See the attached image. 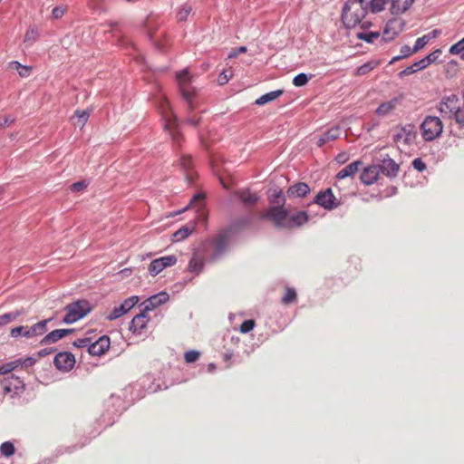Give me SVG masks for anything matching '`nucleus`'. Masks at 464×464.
<instances>
[{"mask_svg":"<svg viewBox=\"0 0 464 464\" xmlns=\"http://www.w3.org/2000/svg\"><path fill=\"white\" fill-rule=\"evenodd\" d=\"M177 80L179 87L180 93L188 104V117L185 120V122L197 127L200 121L201 117L199 115H191V111L197 107V103L195 102V98L197 95L196 89L191 85V78L187 70H183L182 72L177 74Z\"/></svg>","mask_w":464,"mask_h":464,"instance_id":"nucleus-1","label":"nucleus"},{"mask_svg":"<svg viewBox=\"0 0 464 464\" xmlns=\"http://www.w3.org/2000/svg\"><path fill=\"white\" fill-rule=\"evenodd\" d=\"M229 238L230 232L222 230L202 242V252L208 255L209 262H216L222 257L227 249Z\"/></svg>","mask_w":464,"mask_h":464,"instance_id":"nucleus-2","label":"nucleus"},{"mask_svg":"<svg viewBox=\"0 0 464 464\" xmlns=\"http://www.w3.org/2000/svg\"><path fill=\"white\" fill-rule=\"evenodd\" d=\"M368 3L365 0H348L343 9L342 19L348 28L355 27L367 14Z\"/></svg>","mask_w":464,"mask_h":464,"instance_id":"nucleus-3","label":"nucleus"},{"mask_svg":"<svg viewBox=\"0 0 464 464\" xmlns=\"http://www.w3.org/2000/svg\"><path fill=\"white\" fill-rule=\"evenodd\" d=\"M159 109L165 120V129L169 132L172 140L180 144L183 137L179 130L178 120L172 112L169 102L165 98L160 101Z\"/></svg>","mask_w":464,"mask_h":464,"instance_id":"nucleus-4","label":"nucleus"},{"mask_svg":"<svg viewBox=\"0 0 464 464\" xmlns=\"http://www.w3.org/2000/svg\"><path fill=\"white\" fill-rule=\"evenodd\" d=\"M92 310L90 303L82 299L72 302L64 307L66 312L63 322L64 324H73L87 315Z\"/></svg>","mask_w":464,"mask_h":464,"instance_id":"nucleus-5","label":"nucleus"},{"mask_svg":"<svg viewBox=\"0 0 464 464\" xmlns=\"http://www.w3.org/2000/svg\"><path fill=\"white\" fill-rule=\"evenodd\" d=\"M443 130V123L439 117L427 116L420 125L421 136L426 141H432L440 137Z\"/></svg>","mask_w":464,"mask_h":464,"instance_id":"nucleus-6","label":"nucleus"},{"mask_svg":"<svg viewBox=\"0 0 464 464\" xmlns=\"http://www.w3.org/2000/svg\"><path fill=\"white\" fill-rule=\"evenodd\" d=\"M285 199L282 198L281 201H277V204L281 203V206H275L269 208L267 210L263 212L260 216L262 219L270 220L276 227H282L286 226L288 213L283 208Z\"/></svg>","mask_w":464,"mask_h":464,"instance_id":"nucleus-7","label":"nucleus"},{"mask_svg":"<svg viewBox=\"0 0 464 464\" xmlns=\"http://www.w3.org/2000/svg\"><path fill=\"white\" fill-rule=\"evenodd\" d=\"M0 385L3 395L8 398H14V395L19 394L24 389V382L14 374L5 377Z\"/></svg>","mask_w":464,"mask_h":464,"instance_id":"nucleus-8","label":"nucleus"},{"mask_svg":"<svg viewBox=\"0 0 464 464\" xmlns=\"http://www.w3.org/2000/svg\"><path fill=\"white\" fill-rule=\"evenodd\" d=\"M405 27V22L401 18H392L390 19L381 36V42L388 43L394 40L403 30Z\"/></svg>","mask_w":464,"mask_h":464,"instance_id":"nucleus-9","label":"nucleus"},{"mask_svg":"<svg viewBox=\"0 0 464 464\" xmlns=\"http://www.w3.org/2000/svg\"><path fill=\"white\" fill-rule=\"evenodd\" d=\"M459 99L456 94L444 96L437 105V110L443 116L453 117L459 107Z\"/></svg>","mask_w":464,"mask_h":464,"instance_id":"nucleus-10","label":"nucleus"},{"mask_svg":"<svg viewBox=\"0 0 464 464\" xmlns=\"http://www.w3.org/2000/svg\"><path fill=\"white\" fill-rule=\"evenodd\" d=\"M178 259L175 255H169L161 256L160 258H156L151 261L149 266V273L152 276H156L161 271H163L167 267L173 266L176 265Z\"/></svg>","mask_w":464,"mask_h":464,"instance_id":"nucleus-11","label":"nucleus"},{"mask_svg":"<svg viewBox=\"0 0 464 464\" xmlns=\"http://www.w3.org/2000/svg\"><path fill=\"white\" fill-rule=\"evenodd\" d=\"M139 302L137 295H132L125 299L120 305L115 306L112 311L106 316L109 321H113L121 317L123 314L128 313L133 306Z\"/></svg>","mask_w":464,"mask_h":464,"instance_id":"nucleus-12","label":"nucleus"},{"mask_svg":"<svg viewBox=\"0 0 464 464\" xmlns=\"http://www.w3.org/2000/svg\"><path fill=\"white\" fill-rule=\"evenodd\" d=\"M314 202L325 209H334L340 205L331 188L319 192L315 197Z\"/></svg>","mask_w":464,"mask_h":464,"instance_id":"nucleus-13","label":"nucleus"},{"mask_svg":"<svg viewBox=\"0 0 464 464\" xmlns=\"http://www.w3.org/2000/svg\"><path fill=\"white\" fill-rule=\"evenodd\" d=\"M53 363L57 369L68 372L74 366L75 358L71 353H59L54 357Z\"/></svg>","mask_w":464,"mask_h":464,"instance_id":"nucleus-14","label":"nucleus"},{"mask_svg":"<svg viewBox=\"0 0 464 464\" xmlns=\"http://www.w3.org/2000/svg\"><path fill=\"white\" fill-rule=\"evenodd\" d=\"M148 311L143 309L139 314L135 315L130 322V330L136 334H141L146 329L150 321L147 314Z\"/></svg>","mask_w":464,"mask_h":464,"instance_id":"nucleus-15","label":"nucleus"},{"mask_svg":"<svg viewBox=\"0 0 464 464\" xmlns=\"http://www.w3.org/2000/svg\"><path fill=\"white\" fill-rule=\"evenodd\" d=\"M402 96L393 97L392 99L382 102L375 110V114L379 117H387L391 115L400 104Z\"/></svg>","mask_w":464,"mask_h":464,"instance_id":"nucleus-16","label":"nucleus"},{"mask_svg":"<svg viewBox=\"0 0 464 464\" xmlns=\"http://www.w3.org/2000/svg\"><path fill=\"white\" fill-rule=\"evenodd\" d=\"M110 343V338L103 335L89 345L88 352L91 355L101 356L109 350Z\"/></svg>","mask_w":464,"mask_h":464,"instance_id":"nucleus-17","label":"nucleus"},{"mask_svg":"<svg viewBox=\"0 0 464 464\" xmlns=\"http://www.w3.org/2000/svg\"><path fill=\"white\" fill-rule=\"evenodd\" d=\"M416 138V132L412 125L401 127L397 132L394 140L398 143L410 145Z\"/></svg>","mask_w":464,"mask_h":464,"instance_id":"nucleus-18","label":"nucleus"},{"mask_svg":"<svg viewBox=\"0 0 464 464\" xmlns=\"http://www.w3.org/2000/svg\"><path fill=\"white\" fill-rule=\"evenodd\" d=\"M204 253H199L198 250L194 251L188 265V270L195 275H199L205 266Z\"/></svg>","mask_w":464,"mask_h":464,"instance_id":"nucleus-19","label":"nucleus"},{"mask_svg":"<svg viewBox=\"0 0 464 464\" xmlns=\"http://www.w3.org/2000/svg\"><path fill=\"white\" fill-rule=\"evenodd\" d=\"M380 168L377 165H371L365 168L361 174V181L364 185H372L378 180L380 176Z\"/></svg>","mask_w":464,"mask_h":464,"instance_id":"nucleus-20","label":"nucleus"},{"mask_svg":"<svg viewBox=\"0 0 464 464\" xmlns=\"http://www.w3.org/2000/svg\"><path fill=\"white\" fill-rule=\"evenodd\" d=\"M52 319H45L43 321H39L32 326L26 325L25 338H34L40 335H43L47 330V324Z\"/></svg>","mask_w":464,"mask_h":464,"instance_id":"nucleus-21","label":"nucleus"},{"mask_svg":"<svg viewBox=\"0 0 464 464\" xmlns=\"http://www.w3.org/2000/svg\"><path fill=\"white\" fill-rule=\"evenodd\" d=\"M415 0H390V12L393 15L404 14L413 5Z\"/></svg>","mask_w":464,"mask_h":464,"instance_id":"nucleus-22","label":"nucleus"},{"mask_svg":"<svg viewBox=\"0 0 464 464\" xmlns=\"http://www.w3.org/2000/svg\"><path fill=\"white\" fill-rule=\"evenodd\" d=\"M72 329H56L46 334L40 342L42 345L56 343L58 340L72 333Z\"/></svg>","mask_w":464,"mask_h":464,"instance_id":"nucleus-23","label":"nucleus"},{"mask_svg":"<svg viewBox=\"0 0 464 464\" xmlns=\"http://www.w3.org/2000/svg\"><path fill=\"white\" fill-rule=\"evenodd\" d=\"M379 168L380 171L388 177L397 176L400 170V166L390 158L384 159Z\"/></svg>","mask_w":464,"mask_h":464,"instance_id":"nucleus-24","label":"nucleus"},{"mask_svg":"<svg viewBox=\"0 0 464 464\" xmlns=\"http://www.w3.org/2000/svg\"><path fill=\"white\" fill-rule=\"evenodd\" d=\"M169 300V295L165 292H161L158 295L150 296L142 304H144V309L148 312L154 309L155 307L164 304Z\"/></svg>","mask_w":464,"mask_h":464,"instance_id":"nucleus-25","label":"nucleus"},{"mask_svg":"<svg viewBox=\"0 0 464 464\" xmlns=\"http://www.w3.org/2000/svg\"><path fill=\"white\" fill-rule=\"evenodd\" d=\"M341 134V130L338 126L330 128L327 131L319 136L316 144L319 147L336 140Z\"/></svg>","mask_w":464,"mask_h":464,"instance_id":"nucleus-26","label":"nucleus"},{"mask_svg":"<svg viewBox=\"0 0 464 464\" xmlns=\"http://www.w3.org/2000/svg\"><path fill=\"white\" fill-rule=\"evenodd\" d=\"M362 165V162L361 160H356L349 165L345 166L343 169H342L337 174L336 179H343L348 177H353L358 170L359 168Z\"/></svg>","mask_w":464,"mask_h":464,"instance_id":"nucleus-27","label":"nucleus"},{"mask_svg":"<svg viewBox=\"0 0 464 464\" xmlns=\"http://www.w3.org/2000/svg\"><path fill=\"white\" fill-rule=\"evenodd\" d=\"M236 195L240 199V201L246 206H252L256 204L258 200L257 194L251 192L248 189L237 191Z\"/></svg>","mask_w":464,"mask_h":464,"instance_id":"nucleus-28","label":"nucleus"},{"mask_svg":"<svg viewBox=\"0 0 464 464\" xmlns=\"http://www.w3.org/2000/svg\"><path fill=\"white\" fill-rule=\"evenodd\" d=\"M310 192V188L306 183L299 182L293 186H291L287 194L293 197L303 198L305 197Z\"/></svg>","mask_w":464,"mask_h":464,"instance_id":"nucleus-29","label":"nucleus"},{"mask_svg":"<svg viewBox=\"0 0 464 464\" xmlns=\"http://www.w3.org/2000/svg\"><path fill=\"white\" fill-rule=\"evenodd\" d=\"M91 112L92 110H76L72 118L73 124L81 129L83 128L91 115Z\"/></svg>","mask_w":464,"mask_h":464,"instance_id":"nucleus-30","label":"nucleus"},{"mask_svg":"<svg viewBox=\"0 0 464 464\" xmlns=\"http://www.w3.org/2000/svg\"><path fill=\"white\" fill-rule=\"evenodd\" d=\"M282 90H276L270 92H267L262 96H260L258 99L256 100L255 104L258 106L265 105L270 102H273L279 98L283 94Z\"/></svg>","mask_w":464,"mask_h":464,"instance_id":"nucleus-31","label":"nucleus"},{"mask_svg":"<svg viewBox=\"0 0 464 464\" xmlns=\"http://www.w3.org/2000/svg\"><path fill=\"white\" fill-rule=\"evenodd\" d=\"M194 226H183L173 234V241H181L186 239L194 230Z\"/></svg>","mask_w":464,"mask_h":464,"instance_id":"nucleus-32","label":"nucleus"},{"mask_svg":"<svg viewBox=\"0 0 464 464\" xmlns=\"http://www.w3.org/2000/svg\"><path fill=\"white\" fill-rule=\"evenodd\" d=\"M23 314V310H16L0 315V326L8 324Z\"/></svg>","mask_w":464,"mask_h":464,"instance_id":"nucleus-33","label":"nucleus"},{"mask_svg":"<svg viewBox=\"0 0 464 464\" xmlns=\"http://www.w3.org/2000/svg\"><path fill=\"white\" fill-rule=\"evenodd\" d=\"M379 64H380V63L378 61L367 62L364 64H362L357 68V70L355 72V75H357V76L366 75L371 71H372L374 68H376Z\"/></svg>","mask_w":464,"mask_h":464,"instance_id":"nucleus-34","label":"nucleus"},{"mask_svg":"<svg viewBox=\"0 0 464 464\" xmlns=\"http://www.w3.org/2000/svg\"><path fill=\"white\" fill-rule=\"evenodd\" d=\"M427 68L422 61L420 60L416 63H414L413 64H411V66H408L406 67L404 70H402L401 72H400V75L401 76H406V75H411V74H413L415 73L416 72L418 71H420V70H423Z\"/></svg>","mask_w":464,"mask_h":464,"instance_id":"nucleus-35","label":"nucleus"},{"mask_svg":"<svg viewBox=\"0 0 464 464\" xmlns=\"http://www.w3.org/2000/svg\"><path fill=\"white\" fill-rule=\"evenodd\" d=\"M356 37L370 44L373 43L375 39L381 40V34L378 32L361 31L356 34Z\"/></svg>","mask_w":464,"mask_h":464,"instance_id":"nucleus-36","label":"nucleus"},{"mask_svg":"<svg viewBox=\"0 0 464 464\" xmlns=\"http://www.w3.org/2000/svg\"><path fill=\"white\" fill-rule=\"evenodd\" d=\"M390 0H371L368 4V7L372 13H380L385 9Z\"/></svg>","mask_w":464,"mask_h":464,"instance_id":"nucleus-37","label":"nucleus"},{"mask_svg":"<svg viewBox=\"0 0 464 464\" xmlns=\"http://www.w3.org/2000/svg\"><path fill=\"white\" fill-rule=\"evenodd\" d=\"M10 65L12 68L15 69L18 74L23 78L28 77L32 71V68L30 66L22 65L20 63L15 61L12 62Z\"/></svg>","mask_w":464,"mask_h":464,"instance_id":"nucleus-38","label":"nucleus"},{"mask_svg":"<svg viewBox=\"0 0 464 464\" xmlns=\"http://www.w3.org/2000/svg\"><path fill=\"white\" fill-rule=\"evenodd\" d=\"M192 10V7L188 4H184L181 5L180 9L179 10L177 14V19L179 22L186 21L188 15L190 14Z\"/></svg>","mask_w":464,"mask_h":464,"instance_id":"nucleus-39","label":"nucleus"},{"mask_svg":"<svg viewBox=\"0 0 464 464\" xmlns=\"http://www.w3.org/2000/svg\"><path fill=\"white\" fill-rule=\"evenodd\" d=\"M0 452L3 456L6 458L13 456L15 452L14 444L10 441H5L2 443L0 446Z\"/></svg>","mask_w":464,"mask_h":464,"instance_id":"nucleus-40","label":"nucleus"},{"mask_svg":"<svg viewBox=\"0 0 464 464\" xmlns=\"http://www.w3.org/2000/svg\"><path fill=\"white\" fill-rule=\"evenodd\" d=\"M37 37V30L34 27H31L26 31L24 42L27 45H32L36 41Z\"/></svg>","mask_w":464,"mask_h":464,"instance_id":"nucleus-41","label":"nucleus"},{"mask_svg":"<svg viewBox=\"0 0 464 464\" xmlns=\"http://www.w3.org/2000/svg\"><path fill=\"white\" fill-rule=\"evenodd\" d=\"M296 300V293L293 288H286L285 295L282 297V303L284 304H289Z\"/></svg>","mask_w":464,"mask_h":464,"instance_id":"nucleus-42","label":"nucleus"},{"mask_svg":"<svg viewBox=\"0 0 464 464\" xmlns=\"http://www.w3.org/2000/svg\"><path fill=\"white\" fill-rule=\"evenodd\" d=\"M308 219L307 213L305 211H300L290 218V220L295 223L297 226H301L305 223Z\"/></svg>","mask_w":464,"mask_h":464,"instance_id":"nucleus-43","label":"nucleus"},{"mask_svg":"<svg viewBox=\"0 0 464 464\" xmlns=\"http://www.w3.org/2000/svg\"><path fill=\"white\" fill-rule=\"evenodd\" d=\"M16 362H17V366L18 367H21V368H24V369H27V368L32 367L33 365H34L35 362H36V360L34 358H33V357H26V358L17 359Z\"/></svg>","mask_w":464,"mask_h":464,"instance_id":"nucleus-44","label":"nucleus"},{"mask_svg":"<svg viewBox=\"0 0 464 464\" xmlns=\"http://www.w3.org/2000/svg\"><path fill=\"white\" fill-rule=\"evenodd\" d=\"M309 79H310V77H308L305 73L302 72V73L297 74L293 79V84L295 87H302L308 82Z\"/></svg>","mask_w":464,"mask_h":464,"instance_id":"nucleus-45","label":"nucleus"},{"mask_svg":"<svg viewBox=\"0 0 464 464\" xmlns=\"http://www.w3.org/2000/svg\"><path fill=\"white\" fill-rule=\"evenodd\" d=\"M441 51L440 49L435 50L434 52L430 53L424 58H422V61L426 67H428L432 63L436 62V60L439 58Z\"/></svg>","mask_w":464,"mask_h":464,"instance_id":"nucleus-46","label":"nucleus"},{"mask_svg":"<svg viewBox=\"0 0 464 464\" xmlns=\"http://www.w3.org/2000/svg\"><path fill=\"white\" fill-rule=\"evenodd\" d=\"M17 368H18V366H17L16 360L13 361V362H9L5 363L0 366V374L4 375V374L10 373L12 371H14Z\"/></svg>","mask_w":464,"mask_h":464,"instance_id":"nucleus-47","label":"nucleus"},{"mask_svg":"<svg viewBox=\"0 0 464 464\" xmlns=\"http://www.w3.org/2000/svg\"><path fill=\"white\" fill-rule=\"evenodd\" d=\"M451 54H462L464 53V37L450 48Z\"/></svg>","mask_w":464,"mask_h":464,"instance_id":"nucleus-48","label":"nucleus"},{"mask_svg":"<svg viewBox=\"0 0 464 464\" xmlns=\"http://www.w3.org/2000/svg\"><path fill=\"white\" fill-rule=\"evenodd\" d=\"M456 123L460 127L464 128V105L459 107L455 115L453 116Z\"/></svg>","mask_w":464,"mask_h":464,"instance_id":"nucleus-49","label":"nucleus"},{"mask_svg":"<svg viewBox=\"0 0 464 464\" xmlns=\"http://www.w3.org/2000/svg\"><path fill=\"white\" fill-rule=\"evenodd\" d=\"M179 165L184 170H189L192 168V160L189 155H182L179 160Z\"/></svg>","mask_w":464,"mask_h":464,"instance_id":"nucleus-50","label":"nucleus"},{"mask_svg":"<svg viewBox=\"0 0 464 464\" xmlns=\"http://www.w3.org/2000/svg\"><path fill=\"white\" fill-rule=\"evenodd\" d=\"M429 37L426 35H423L420 38H418L415 42V44L413 46V52L417 53L422 48L425 47V45L429 43Z\"/></svg>","mask_w":464,"mask_h":464,"instance_id":"nucleus-51","label":"nucleus"},{"mask_svg":"<svg viewBox=\"0 0 464 464\" xmlns=\"http://www.w3.org/2000/svg\"><path fill=\"white\" fill-rule=\"evenodd\" d=\"M199 353L195 350H190L185 353L184 359L188 363L196 362L199 358Z\"/></svg>","mask_w":464,"mask_h":464,"instance_id":"nucleus-52","label":"nucleus"},{"mask_svg":"<svg viewBox=\"0 0 464 464\" xmlns=\"http://www.w3.org/2000/svg\"><path fill=\"white\" fill-rule=\"evenodd\" d=\"M256 322L252 319L245 320L240 325V332L243 334L249 333L254 329Z\"/></svg>","mask_w":464,"mask_h":464,"instance_id":"nucleus-53","label":"nucleus"},{"mask_svg":"<svg viewBox=\"0 0 464 464\" xmlns=\"http://www.w3.org/2000/svg\"><path fill=\"white\" fill-rule=\"evenodd\" d=\"M26 326L21 325L16 326L11 329L10 335L13 338H17L18 336L25 337Z\"/></svg>","mask_w":464,"mask_h":464,"instance_id":"nucleus-54","label":"nucleus"},{"mask_svg":"<svg viewBox=\"0 0 464 464\" xmlns=\"http://www.w3.org/2000/svg\"><path fill=\"white\" fill-rule=\"evenodd\" d=\"M15 119L10 115L0 116V129L5 128L14 122Z\"/></svg>","mask_w":464,"mask_h":464,"instance_id":"nucleus-55","label":"nucleus"},{"mask_svg":"<svg viewBox=\"0 0 464 464\" xmlns=\"http://www.w3.org/2000/svg\"><path fill=\"white\" fill-rule=\"evenodd\" d=\"M411 164H412V167L420 172L424 171L427 168L426 164L420 158H417V159L413 160Z\"/></svg>","mask_w":464,"mask_h":464,"instance_id":"nucleus-56","label":"nucleus"},{"mask_svg":"<svg viewBox=\"0 0 464 464\" xmlns=\"http://www.w3.org/2000/svg\"><path fill=\"white\" fill-rule=\"evenodd\" d=\"M91 344L90 338H79L73 342V345L78 348L88 347Z\"/></svg>","mask_w":464,"mask_h":464,"instance_id":"nucleus-57","label":"nucleus"},{"mask_svg":"<svg viewBox=\"0 0 464 464\" xmlns=\"http://www.w3.org/2000/svg\"><path fill=\"white\" fill-rule=\"evenodd\" d=\"M413 53H416L413 52V48L411 49L409 45H403L401 48V57H402L403 59L409 57L410 55H411Z\"/></svg>","mask_w":464,"mask_h":464,"instance_id":"nucleus-58","label":"nucleus"},{"mask_svg":"<svg viewBox=\"0 0 464 464\" xmlns=\"http://www.w3.org/2000/svg\"><path fill=\"white\" fill-rule=\"evenodd\" d=\"M203 199H204V195H202V194L194 195L193 198L190 199L188 206L187 208H185L184 210L187 209L188 208L193 206L196 203L202 204Z\"/></svg>","mask_w":464,"mask_h":464,"instance_id":"nucleus-59","label":"nucleus"},{"mask_svg":"<svg viewBox=\"0 0 464 464\" xmlns=\"http://www.w3.org/2000/svg\"><path fill=\"white\" fill-rule=\"evenodd\" d=\"M230 76H231V74H228V73H227V72L223 71V72L219 74V76H218V83H219L220 85H223V84L227 83V82H228V80H229Z\"/></svg>","mask_w":464,"mask_h":464,"instance_id":"nucleus-60","label":"nucleus"},{"mask_svg":"<svg viewBox=\"0 0 464 464\" xmlns=\"http://www.w3.org/2000/svg\"><path fill=\"white\" fill-rule=\"evenodd\" d=\"M246 52V46H240L239 48L237 49H233L229 54H228V58H235L237 57L239 53H244Z\"/></svg>","mask_w":464,"mask_h":464,"instance_id":"nucleus-61","label":"nucleus"},{"mask_svg":"<svg viewBox=\"0 0 464 464\" xmlns=\"http://www.w3.org/2000/svg\"><path fill=\"white\" fill-rule=\"evenodd\" d=\"M349 160V154L346 152H341L335 157V160L339 164H343Z\"/></svg>","mask_w":464,"mask_h":464,"instance_id":"nucleus-62","label":"nucleus"},{"mask_svg":"<svg viewBox=\"0 0 464 464\" xmlns=\"http://www.w3.org/2000/svg\"><path fill=\"white\" fill-rule=\"evenodd\" d=\"M85 187H86V186H85L84 182L78 181V182H74L73 184H72V186H71V190H72V191H81V190H82Z\"/></svg>","mask_w":464,"mask_h":464,"instance_id":"nucleus-63","label":"nucleus"},{"mask_svg":"<svg viewBox=\"0 0 464 464\" xmlns=\"http://www.w3.org/2000/svg\"><path fill=\"white\" fill-rule=\"evenodd\" d=\"M63 14L64 10L62 7H55L53 10V16L56 19L62 17Z\"/></svg>","mask_w":464,"mask_h":464,"instance_id":"nucleus-64","label":"nucleus"}]
</instances>
